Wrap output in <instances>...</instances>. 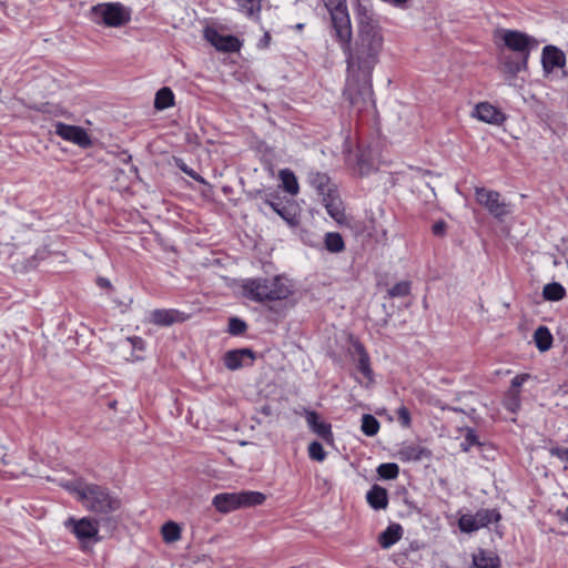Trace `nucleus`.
I'll return each mask as SVG.
<instances>
[{
  "label": "nucleus",
  "mask_w": 568,
  "mask_h": 568,
  "mask_svg": "<svg viewBox=\"0 0 568 568\" xmlns=\"http://www.w3.org/2000/svg\"><path fill=\"white\" fill-rule=\"evenodd\" d=\"M256 195L261 197L263 203L270 206L278 216H281L290 225L296 224V216L292 213L280 200V196L275 192H266L258 190Z\"/></svg>",
  "instance_id": "nucleus-13"
},
{
  "label": "nucleus",
  "mask_w": 568,
  "mask_h": 568,
  "mask_svg": "<svg viewBox=\"0 0 568 568\" xmlns=\"http://www.w3.org/2000/svg\"><path fill=\"white\" fill-rule=\"evenodd\" d=\"M310 185L315 189L321 197L326 196V193H333L337 191L335 184L332 183L329 176L326 173L318 171H311L307 175Z\"/></svg>",
  "instance_id": "nucleus-17"
},
{
  "label": "nucleus",
  "mask_w": 568,
  "mask_h": 568,
  "mask_svg": "<svg viewBox=\"0 0 568 568\" xmlns=\"http://www.w3.org/2000/svg\"><path fill=\"white\" fill-rule=\"evenodd\" d=\"M397 417L404 426L410 425V414L406 407L402 406L397 409Z\"/></svg>",
  "instance_id": "nucleus-40"
},
{
  "label": "nucleus",
  "mask_w": 568,
  "mask_h": 568,
  "mask_svg": "<svg viewBox=\"0 0 568 568\" xmlns=\"http://www.w3.org/2000/svg\"><path fill=\"white\" fill-rule=\"evenodd\" d=\"M399 468L395 463L381 464L377 474L384 479H395L398 476Z\"/></svg>",
  "instance_id": "nucleus-35"
},
{
  "label": "nucleus",
  "mask_w": 568,
  "mask_h": 568,
  "mask_svg": "<svg viewBox=\"0 0 568 568\" xmlns=\"http://www.w3.org/2000/svg\"><path fill=\"white\" fill-rule=\"evenodd\" d=\"M265 495L258 491L222 493L214 496L212 504L220 513L263 504Z\"/></svg>",
  "instance_id": "nucleus-6"
},
{
  "label": "nucleus",
  "mask_w": 568,
  "mask_h": 568,
  "mask_svg": "<svg viewBox=\"0 0 568 568\" xmlns=\"http://www.w3.org/2000/svg\"><path fill=\"white\" fill-rule=\"evenodd\" d=\"M59 485L108 525L111 524V515L121 508V500L100 485L89 484L82 478L61 480Z\"/></svg>",
  "instance_id": "nucleus-2"
},
{
  "label": "nucleus",
  "mask_w": 568,
  "mask_h": 568,
  "mask_svg": "<svg viewBox=\"0 0 568 568\" xmlns=\"http://www.w3.org/2000/svg\"><path fill=\"white\" fill-rule=\"evenodd\" d=\"M500 34L505 47L516 53L515 58L501 57L505 71L515 75L526 70L530 52L539 45L537 39L525 32L510 29L501 30Z\"/></svg>",
  "instance_id": "nucleus-3"
},
{
  "label": "nucleus",
  "mask_w": 568,
  "mask_h": 568,
  "mask_svg": "<svg viewBox=\"0 0 568 568\" xmlns=\"http://www.w3.org/2000/svg\"><path fill=\"white\" fill-rule=\"evenodd\" d=\"M363 162H365L364 154H361L358 158V163L362 164Z\"/></svg>",
  "instance_id": "nucleus-48"
},
{
  "label": "nucleus",
  "mask_w": 568,
  "mask_h": 568,
  "mask_svg": "<svg viewBox=\"0 0 568 568\" xmlns=\"http://www.w3.org/2000/svg\"><path fill=\"white\" fill-rule=\"evenodd\" d=\"M355 349L358 354V371L367 378L369 383L374 381L373 371L371 368V361L367 352L362 344H356Z\"/></svg>",
  "instance_id": "nucleus-27"
},
{
  "label": "nucleus",
  "mask_w": 568,
  "mask_h": 568,
  "mask_svg": "<svg viewBox=\"0 0 568 568\" xmlns=\"http://www.w3.org/2000/svg\"><path fill=\"white\" fill-rule=\"evenodd\" d=\"M500 559L493 551L479 549L473 555V566L470 568H499Z\"/></svg>",
  "instance_id": "nucleus-22"
},
{
  "label": "nucleus",
  "mask_w": 568,
  "mask_h": 568,
  "mask_svg": "<svg viewBox=\"0 0 568 568\" xmlns=\"http://www.w3.org/2000/svg\"><path fill=\"white\" fill-rule=\"evenodd\" d=\"M327 10L337 8L339 6H346L345 0H322Z\"/></svg>",
  "instance_id": "nucleus-45"
},
{
  "label": "nucleus",
  "mask_w": 568,
  "mask_h": 568,
  "mask_svg": "<svg viewBox=\"0 0 568 568\" xmlns=\"http://www.w3.org/2000/svg\"><path fill=\"white\" fill-rule=\"evenodd\" d=\"M242 293L254 302H271L287 298L292 294L288 281L283 276L258 277L243 281Z\"/></svg>",
  "instance_id": "nucleus-4"
},
{
  "label": "nucleus",
  "mask_w": 568,
  "mask_h": 568,
  "mask_svg": "<svg viewBox=\"0 0 568 568\" xmlns=\"http://www.w3.org/2000/svg\"><path fill=\"white\" fill-rule=\"evenodd\" d=\"M322 202L332 219L339 223L345 220L344 207L337 191L326 193V196L322 197Z\"/></svg>",
  "instance_id": "nucleus-18"
},
{
  "label": "nucleus",
  "mask_w": 568,
  "mask_h": 568,
  "mask_svg": "<svg viewBox=\"0 0 568 568\" xmlns=\"http://www.w3.org/2000/svg\"><path fill=\"white\" fill-rule=\"evenodd\" d=\"M161 535L165 542H175L181 539V527L175 521H166L161 528Z\"/></svg>",
  "instance_id": "nucleus-31"
},
{
  "label": "nucleus",
  "mask_w": 568,
  "mask_h": 568,
  "mask_svg": "<svg viewBox=\"0 0 568 568\" xmlns=\"http://www.w3.org/2000/svg\"><path fill=\"white\" fill-rule=\"evenodd\" d=\"M270 40V34L268 33H265L264 36V41H268Z\"/></svg>",
  "instance_id": "nucleus-50"
},
{
  "label": "nucleus",
  "mask_w": 568,
  "mask_h": 568,
  "mask_svg": "<svg viewBox=\"0 0 568 568\" xmlns=\"http://www.w3.org/2000/svg\"><path fill=\"white\" fill-rule=\"evenodd\" d=\"M361 429L366 436H374L379 430V422L373 415L365 414L362 417Z\"/></svg>",
  "instance_id": "nucleus-33"
},
{
  "label": "nucleus",
  "mask_w": 568,
  "mask_h": 568,
  "mask_svg": "<svg viewBox=\"0 0 568 568\" xmlns=\"http://www.w3.org/2000/svg\"><path fill=\"white\" fill-rule=\"evenodd\" d=\"M133 347L142 348L143 341L140 337H134L130 339Z\"/></svg>",
  "instance_id": "nucleus-47"
},
{
  "label": "nucleus",
  "mask_w": 568,
  "mask_h": 568,
  "mask_svg": "<svg viewBox=\"0 0 568 568\" xmlns=\"http://www.w3.org/2000/svg\"><path fill=\"white\" fill-rule=\"evenodd\" d=\"M433 234L436 236H443L446 232V223L444 221L436 222L432 227Z\"/></svg>",
  "instance_id": "nucleus-44"
},
{
  "label": "nucleus",
  "mask_w": 568,
  "mask_h": 568,
  "mask_svg": "<svg viewBox=\"0 0 568 568\" xmlns=\"http://www.w3.org/2000/svg\"><path fill=\"white\" fill-rule=\"evenodd\" d=\"M278 178L281 180V187L291 194L292 196H295L300 192V185L297 178L295 173L290 169H282L278 172Z\"/></svg>",
  "instance_id": "nucleus-25"
},
{
  "label": "nucleus",
  "mask_w": 568,
  "mask_h": 568,
  "mask_svg": "<svg viewBox=\"0 0 568 568\" xmlns=\"http://www.w3.org/2000/svg\"><path fill=\"white\" fill-rule=\"evenodd\" d=\"M479 445L478 437L473 429H468L465 435V440L462 443L463 450L468 452L471 446Z\"/></svg>",
  "instance_id": "nucleus-39"
},
{
  "label": "nucleus",
  "mask_w": 568,
  "mask_h": 568,
  "mask_svg": "<svg viewBox=\"0 0 568 568\" xmlns=\"http://www.w3.org/2000/svg\"><path fill=\"white\" fill-rule=\"evenodd\" d=\"M410 292V283L407 281H402L396 283L388 290V295L390 297H404L407 296Z\"/></svg>",
  "instance_id": "nucleus-36"
},
{
  "label": "nucleus",
  "mask_w": 568,
  "mask_h": 568,
  "mask_svg": "<svg viewBox=\"0 0 568 568\" xmlns=\"http://www.w3.org/2000/svg\"><path fill=\"white\" fill-rule=\"evenodd\" d=\"M368 505L375 509H385L388 505L387 490L378 485H374L366 494Z\"/></svg>",
  "instance_id": "nucleus-23"
},
{
  "label": "nucleus",
  "mask_w": 568,
  "mask_h": 568,
  "mask_svg": "<svg viewBox=\"0 0 568 568\" xmlns=\"http://www.w3.org/2000/svg\"><path fill=\"white\" fill-rule=\"evenodd\" d=\"M237 10L250 19L258 18L262 0H234Z\"/></svg>",
  "instance_id": "nucleus-26"
},
{
  "label": "nucleus",
  "mask_w": 568,
  "mask_h": 568,
  "mask_svg": "<svg viewBox=\"0 0 568 568\" xmlns=\"http://www.w3.org/2000/svg\"><path fill=\"white\" fill-rule=\"evenodd\" d=\"M542 296L546 301L558 302L566 296L565 287L557 282L544 286Z\"/></svg>",
  "instance_id": "nucleus-30"
},
{
  "label": "nucleus",
  "mask_w": 568,
  "mask_h": 568,
  "mask_svg": "<svg viewBox=\"0 0 568 568\" xmlns=\"http://www.w3.org/2000/svg\"><path fill=\"white\" fill-rule=\"evenodd\" d=\"M54 133L62 140L71 142L80 148H89L92 144V140L88 132L78 125L65 124L57 122L54 124Z\"/></svg>",
  "instance_id": "nucleus-11"
},
{
  "label": "nucleus",
  "mask_w": 568,
  "mask_h": 568,
  "mask_svg": "<svg viewBox=\"0 0 568 568\" xmlns=\"http://www.w3.org/2000/svg\"><path fill=\"white\" fill-rule=\"evenodd\" d=\"M398 456L402 462H419L430 456V452L416 444L404 445L398 450Z\"/></svg>",
  "instance_id": "nucleus-20"
},
{
  "label": "nucleus",
  "mask_w": 568,
  "mask_h": 568,
  "mask_svg": "<svg viewBox=\"0 0 568 568\" xmlns=\"http://www.w3.org/2000/svg\"><path fill=\"white\" fill-rule=\"evenodd\" d=\"M98 285L101 287H111V282L108 278L99 277L98 278Z\"/></svg>",
  "instance_id": "nucleus-46"
},
{
  "label": "nucleus",
  "mask_w": 568,
  "mask_h": 568,
  "mask_svg": "<svg viewBox=\"0 0 568 568\" xmlns=\"http://www.w3.org/2000/svg\"><path fill=\"white\" fill-rule=\"evenodd\" d=\"M246 329H247V325L241 318H239V317H231L229 320L227 332L231 335H234V336L242 335L243 333H245Z\"/></svg>",
  "instance_id": "nucleus-37"
},
{
  "label": "nucleus",
  "mask_w": 568,
  "mask_h": 568,
  "mask_svg": "<svg viewBox=\"0 0 568 568\" xmlns=\"http://www.w3.org/2000/svg\"><path fill=\"white\" fill-rule=\"evenodd\" d=\"M475 197L478 204L499 221L513 213V204L507 202L497 191L478 186L475 187Z\"/></svg>",
  "instance_id": "nucleus-7"
},
{
  "label": "nucleus",
  "mask_w": 568,
  "mask_h": 568,
  "mask_svg": "<svg viewBox=\"0 0 568 568\" xmlns=\"http://www.w3.org/2000/svg\"><path fill=\"white\" fill-rule=\"evenodd\" d=\"M500 515L494 509H480L476 514L462 515L458 520V527L463 532H473L498 521Z\"/></svg>",
  "instance_id": "nucleus-10"
},
{
  "label": "nucleus",
  "mask_w": 568,
  "mask_h": 568,
  "mask_svg": "<svg viewBox=\"0 0 568 568\" xmlns=\"http://www.w3.org/2000/svg\"><path fill=\"white\" fill-rule=\"evenodd\" d=\"M382 2H385L394 8L397 9H406L408 8V4L410 0H381Z\"/></svg>",
  "instance_id": "nucleus-43"
},
{
  "label": "nucleus",
  "mask_w": 568,
  "mask_h": 568,
  "mask_svg": "<svg viewBox=\"0 0 568 568\" xmlns=\"http://www.w3.org/2000/svg\"><path fill=\"white\" fill-rule=\"evenodd\" d=\"M308 456L314 460L323 462L326 457V453L321 443L313 442L308 446Z\"/></svg>",
  "instance_id": "nucleus-38"
},
{
  "label": "nucleus",
  "mask_w": 568,
  "mask_h": 568,
  "mask_svg": "<svg viewBox=\"0 0 568 568\" xmlns=\"http://www.w3.org/2000/svg\"><path fill=\"white\" fill-rule=\"evenodd\" d=\"M530 378L529 374H519L511 379L510 389H519V387Z\"/></svg>",
  "instance_id": "nucleus-41"
},
{
  "label": "nucleus",
  "mask_w": 568,
  "mask_h": 568,
  "mask_svg": "<svg viewBox=\"0 0 568 568\" xmlns=\"http://www.w3.org/2000/svg\"><path fill=\"white\" fill-rule=\"evenodd\" d=\"M186 320V316L173 308H156L149 313L148 321L158 326H170L175 323H181Z\"/></svg>",
  "instance_id": "nucleus-15"
},
{
  "label": "nucleus",
  "mask_w": 568,
  "mask_h": 568,
  "mask_svg": "<svg viewBox=\"0 0 568 568\" xmlns=\"http://www.w3.org/2000/svg\"><path fill=\"white\" fill-rule=\"evenodd\" d=\"M504 407L511 412L516 413L520 408V390L519 389H509L506 398L504 400Z\"/></svg>",
  "instance_id": "nucleus-34"
},
{
  "label": "nucleus",
  "mask_w": 568,
  "mask_h": 568,
  "mask_svg": "<svg viewBox=\"0 0 568 568\" xmlns=\"http://www.w3.org/2000/svg\"><path fill=\"white\" fill-rule=\"evenodd\" d=\"M306 422L310 428L321 438L329 440L333 437L332 427L328 423L321 420L315 412H307Z\"/></svg>",
  "instance_id": "nucleus-19"
},
{
  "label": "nucleus",
  "mask_w": 568,
  "mask_h": 568,
  "mask_svg": "<svg viewBox=\"0 0 568 568\" xmlns=\"http://www.w3.org/2000/svg\"><path fill=\"white\" fill-rule=\"evenodd\" d=\"M332 20L333 37L339 43L343 52L349 49V42L353 37L351 18L347 6H339L328 10Z\"/></svg>",
  "instance_id": "nucleus-8"
},
{
  "label": "nucleus",
  "mask_w": 568,
  "mask_h": 568,
  "mask_svg": "<svg viewBox=\"0 0 568 568\" xmlns=\"http://www.w3.org/2000/svg\"><path fill=\"white\" fill-rule=\"evenodd\" d=\"M403 537V528L399 524H390L378 536V544L383 549H388L394 546Z\"/></svg>",
  "instance_id": "nucleus-21"
},
{
  "label": "nucleus",
  "mask_w": 568,
  "mask_h": 568,
  "mask_svg": "<svg viewBox=\"0 0 568 568\" xmlns=\"http://www.w3.org/2000/svg\"><path fill=\"white\" fill-rule=\"evenodd\" d=\"M173 105H174L173 91L168 87L160 89L155 94L154 108L156 110H165Z\"/></svg>",
  "instance_id": "nucleus-29"
},
{
  "label": "nucleus",
  "mask_w": 568,
  "mask_h": 568,
  "mask_svg": "<svg viewBox=\"0 0 568 568\" xmlns=\"http://www.w3.org/2000/svg\"><path fill=\"white\" fill-rule=\"evenodd\" d=\"M471 115L484 123L493 125H501L506 121L505 113L489 102L477 103Z\"/></svg>",
  "instance_id": "nucleus-12"
},
{
  "label": "nucleus",
  "mask_w": 568,
  "mask_h": 568,
  "mask_svg": "<svg viewBox=\"0 0 568 568\" xmlns=\"http://www.w3.org/2000/svg\"><path fill=\"white\" fill-rule=\"evenodd\" d=\"M534 341L540 352H546L551 347L554 338L548 327L539 326L534 333Z\"/></svg>",
  "instance_id": "nucleus-28"
},
{
  "label": "nucleus",
  "mask_w": 568,
  "mask_h": 568,
  "mask_svg": "<svg viewBox=\"0 0 568 568\" xmlns=\"http://www.w3.org/2000/svg\"><path fill=\"white\" fill-rule=\"evenodd\" d=\"M105 523H102L100 519H94L91 517H83L80 519H75L70 517L65 520L64 526L68 530H70L80 541H98L99 538V527L105 526Z\"/></svg>",
  "instance_id": "nucleus-9"
},
{
  "label": "nucleus",
  "mask_w": 568,
  "mask_h": 568,
  "mask_svg": "<svg viewBox=\"0 0 568 568\" xmlns=\"http://www.w3.org/2000/svg\"><path fill=\"white\" fill-rule=\"evenodd\" d=\"M253 357L252 351L247 348L230 351L225 354L224 364L229 369L235 371L242 367L244 358Z\"/></svg>",
  "instance_id": "nucleus-24"
},
{
  "label": "nucleus",
  "mask_w": 568,
  "mask_h": 568,
  "mask_svg": "<svg viewBox=\"0 0 568 568\" xmlns=\"http://www.w3.org/2000/svg\"><path fill=\"white\" fill-rule=\"evenodd\" d=\"M325 247L332 253H339L344 250L345 244L342 235L337 232H329L325 235Z\"/></svg>",
  "instance_id": "nucleus-32"
},
{
  "label": "nucleus",
  "mask_w": 568,
  "mask_h": 568,
  "mask_svg": "<svg viewBox=\"0 0 568 568\" xmlns=\"http://www.w3.org/2000/svg\"><path fill=\"white\" fill-rule=\"evenodd\" d=\"M303 27H304V24H303V23H297V24L295 26V28H296L297 30H302V29H303Z\"/></svg>",
  "instance_id": "nucleus-49"
},
{
  "label": "nucleus",
  "mask_w": 568,
  "mask_h": 568,
  "mask_svg": "<svg viewBox=\"0 0 568 568\" xmlns=\"http://www.w3.org/2000/svg\"><path fill=\"white\" fill-rule=\"evenodd\" d=\"M550 454L568 464V448L555 447L550 449Z\"/></svg>",
  "instance_id": "nucleus-42"
},
{
  "label": "nucleus",
  "mask_w": 568,
  "mask_h": 568,
  "mask_svg": "<svg viewBox=\"0 0 568 568\" xmlns=\"http://www.w3.org/2000/svg\"><path fill=\"white\" fill-rule=\"evenodd\" d=\"M204 37L219 51L235 52L241 48V43L236 37L221 34L213 28H207L204 32Z\"/></svg>",
  "instance_id": "nucleus-14"
},
{
  "label": "nucleus",
  "mask_w": 568,
  "mask_h": 568,
  "mask_svg": "<svg viewBox=\"0 0 568 568\" xmlns=\"http://www.w3.org/2000/svg\"><path fill=\"white\" fill-rule=\"evenodd\" d=\"M542 69L546 73H550L556 69L566 65V55L562 50L555 45H546L541 52Z\"/></svg>",
  "instance_id": "nucleus-16"
},
{
  "label": "nucleus",
  "mask_w": 568,
  "mask_h": 568,
  "mask_svg": "<svg viewBox=\"0 0 568 568\" xmlns=\"http://www.w3.org/2000/svg\"><path fill=\"white\" fill-rule=\"evenodd\" d=\"M355 14L357 37L344 51L348 71L344 97L357 112H362L374 104L372 72L383 49L384 37L369 0L358 1Z\"/></svg>",
  "instance_id": "nucleus-1"
},
{
  "label": "nucleus",
  "mask_w": 568,
  "mask_h": 568,
  "mask_svg": "<svg viewBox=\"0 0 568 568\" xmlns=\"http://www.w3.org/2000/svg\"><path fill=\"white\" fill-rule=\"evenodd\" d=\"M565 516H566V519L568 520V506H567V509H566Z\"/></svg>",
  "instance_id": "nucleus-51"
},
{
  "label": "nucleus",
  "mask_w": 568,
  "mask_h": 568,
  "mask_svg": "<svg viewBox=\"0 0 568 568\" xmlns=\"http://www.w3.org/2000/svg\"><path fill=\"white\" fill-rule=\"evenodd\" d=\"M90 18L97 24L119 28L131 20V10L121 2H103L91 8Z\"/></svg>",
  "instance_id": "nucleus-5"
}]
</instances>
